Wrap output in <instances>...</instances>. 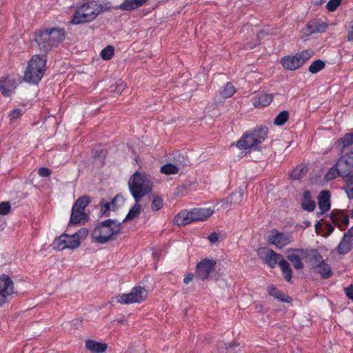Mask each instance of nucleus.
Segmentation results:
<instances>
[{
	"label": "nucleus",
	"instance_id": "1",
	"mask_svg": "<svg viewBox=\"0 0 353 353\" xmlns=\"http://www.w3.org/2000/svg\"><path fill=\"white\" fill-rule=\"evenodd\" d=\"M65 38V30L61 28H52L39 30L34 34V41L41 51L47 52L57 47Z\"/></svg>",
	"mask_w": 353,
	"mask_h": 353
},
{
	"label": "nucleus",
	"instance_id": "2",
	"mask_svg": "<svg viewBox=\"0 0 353 353\" xmlns=\"http://www.w3.org/2000/svg\"><path fill=\"white\" fill-rule=\"evenodd\" d=\"M121 223L114 219H107L98 224L92 233L94 241L101 244L114 240L121 232Z\"/></svg>",
	"mask_w": 353,
	"mask_h": 353
},
{
	"label": "nucleus",
	"instance_id": "3",
	"mask_svg": "<svg viewBox=\"0 0 353 353\" xmlns=\"http://www.w3.org/2000/svg\"><path fill=\"white\" fill-rule=\"evenodd\" d=\"M128 186L136 202H139L142 197L152 190L153 183L147 175L136 172L130 178Z\"/></svg>",
	"mask_w": 353,
	"mask_h": 353
},
{
	"label": "nucleus",
	"instance_id": "4",
	"mask_svg": "<svg viewBox=\"0 0 353 353\" xmlns=\"http://www.w3.org/2000/svg\"><path fill=\"white\" fill-rule=\"evenodd\" d=\"M259 254L265 261V263L270 268H274L279 265L282 271L284 279L290 282L292 279V269L290 263L283 259V256L276 253L273 250L268 248H261L259 250Z\"/></svg>",
	"mask_w": 353,
	"mask_h": 353
},
{
	"label": "nucleus",
	"instance_id": "5",
	"mask_svg": "<svg viewBox=\"0 0 353 353\" xmlns=\"http://www.w3.org/2000/svg\"><path fill=\"white\" fill-rule=\"evenodd\" d=\"M102 12L101 4L95 1H88L77 8L72 22L73 24L90 22Z\"/></svg>",
	"mask_w": 353,
	"mask_h": 353
},
{
	"label": "nucleus",
	"instance_id": "6",
	"mask_svg": "<svg viewBox=\"0 0 353 353\" xmlns=\"http://www.w3.org/2000/svg\"><path fill=\"white\" fill-rule=\"evenodd\" d=\"M268 136V128L261 127L250 132L245 133L236 143L240 150H257Z\"/></svg>",
	"mask_w": 353,
	"mask_h": 353
},
{
	"label": "nucleus",
	"instance_id": "7",
	"mask_svg": "<svg viewBox=\"0 0 353 353\" xmlns=\"http://www.w3.org/2000/svg\"><path fill=\"white\" fill-rule=\"evenodd\" d=\"M46 59L43 55H34L28 63L24 79L30 83H37L46 70Z\"/></svg>",
	"mask_w": 353,
	"mask_h": 353
},
{
	"label": "nucleus",
	"instance_id": "8",
	"mask_svg": "<svg viewBox=\"0 0 353 353\" xmlns=\"http://www.w3.org/2000/svg\"><path fill=\"white\" fill-rule=\"evenodd\" d=\"M90 201L91 199L88 196H82L76 201L72 209L70 223L77 225L88 221V216L84 210Z\"/></svg>",
	"mask_w": 353,
	"mask_h": 353
},
{
	"label": "nucleus",
	"instance_id": "9",
	"mask_svg": "<svg viewBox=\"0 0 353 353\" xmlns=\"http://www.w3.org/2000/svg\"><path fill=\"white\" fill-rule=\"evenodd\" d=\"M148 296V291L143 287H134L128 294H121L117 296L116 299L118 303L121 304H130L134 303H141Z\"/></svg>",
	"mask_w": 353,
	"mask_h": 353
},
{
	"label": "nucleus",
	"instance_id": "10",
	"mask_svg": "<svg viewBox=\"0 0 353 353\" xmlns=\"http://www.w3.org/2000/svg\"><path fill=\"white\" fill-rule=\"evenodd\" d=\"M17 294L12 279L5 274L0 276V306Z\"/></svg>",
	"mask_w": 353,
	"mask_h": 353
},
{
	"label": "nucleus",
	"instance_id": "11",
	"mask_svg": "<svg viewBox=\"0 0 353 353\" xmlns=\"http://www.w3.org/2000/svg\"><path fill=\"white\" fill-rule=\"evenodd\" d=\"M270 243L274 245L276 248L282 249L292 241V235L290 233L279 232L276 230H271L268 236Z\"/></svg>",
	"mask_w": 353,
	"mask_h": 353
},
{
	"label": "nucleus",
	"instance_id": "12",
	"mask_svg": "<svg viewBox=\"0 0 353 353\" xmlns=\"http://www.w3.org/2000/svg\"><path fill=\"white\" fill-rule=\"evenodd\" d=\"M216 261L212 259H203L196 265V275L201 280H206L208 279L210 273L214 269Z\"/></svg>",
	"mask_w": 353,
	"mask_h": 353
},
{
	"label": "nucleus",
	"instance_id": "13",
	"mask_svg": "<svg viewBox=\"0 0 353 353\" xmlns=\"http://www.w3.org/2000/svg\"><path fill=\"white\" fill-rule=\"evenodd\" d=\"M188 160L183 156H178V159H175V163H167L161 168V172L165 174H175L179 172L181 168L187 165Z\"/></svg>",
	"mask_w": 353,
	"mask_h": 353
},
{
	"label": "nucleus",
	"instance_id": "14",
	"mask_svg": "<svg viewBox=\"0 0 353 353\" xmlns=\"http://www.w3.org/2000/svg\"><path fill=\"white\" fill-rule=\"evenodd\" d=\"M352 249H353V226L344 234L336 250L339 254H345Z\"/></svg>",
	"mask_w": 353,
	"mask_h": 353
},
{
	"label": "nucleus",
	"instance_id": "15",
	"mask_svg": "<svg viewBox=\"0 0 353 353\" xmlns=\"http://www.w3.org/2000/svg\"><path fill=\"white\" fill-rule=\"evenodd\" d=\"M88 234V230L85 228H81L78 232L72 235L67 234L66 243L68 248L75 249L79 246L81 242L85 239Z\"/></svg>",
	"mask_w": 353,
	"mask_h": 353
},
{
	"label": "nucleus",
	"instance_id": "16",
	"mask_svg": "<svg viewBox=\"0 0 353 353\" xmlns=\"http://www.w3.org/2000/svg\"><path fill=\"white\" fill-rule=\"evenodd\" d=\"M17 87L16 79L13 75H8L0 80V90L5 97H9Z\"/></svg>",
	"mask_w": 353,
	"mask_h": 353
},
{
	"label": "nucleus",
	"instance_id": "17",
	"mask_svg": "<svg viewBox=\"0 0 353 353\" xmlns=\"http://www.w3.org/2000/svg\"><path fill=\"white\" fill-rule=\"evenodd\" d=\"M243 196V190L241 188H238L235 192H232L230 196L221 201L222 205L225 208H227L228 205H237L241 203Z\"/></svg>",
	"mask_w": 353,
	"mask_h": 353
},
{
	"label": "nucleus",
	"instance_id": "18",
	"mask_svg": "<svg viewBox=\"0 0 353 353\" xmlns=\"http://www.w3.org/2000/svg\"><path fill=\"white\" fill-rule=\"evenodd\" d=\"M327 28V23L320 20H313L307 23L306 26L307 33L312 34L314 33L323 32Z\"/></svg>",
	"mask_w": 353,
	"mask_h": 353
},
{
	"label": "nucleus",
	"instance_id": "19",
	"mask_svg": "<svg viewBox=\"0 0 353 353\" xmlns=\"http://www.w3.org/2000/svg\"><path fill=\"white\" fill-rule=\"evenodd\" d=\"M191 214L194 222L203 221L213 214V211L210 208H194L191 210Z\"/></svg>",
	"mask_w": 353,
	"mask_h": 353
},
{
	"label": "nucleus",
	"instance_id": "20",
	"mask_svg": "<svg viewBox=\"0 0 353 353\" xmlns=\"http://www.w3.org/2000/svg\"><path fill=\"white\" fill-rule=\"evenodd\" d=\"M281 63L285 70H296L301 66L296 54L294 56H286L283 57L281 60Z\"/></svg>",
	"mask_w": 353,
	"mask_h": 353
},
{
	"label": "nucleus",
	"instance_id": "21",
	"mask_svg": "<svg viewBox=\"0 0 353 353\" xmlns=\"http://www.w3.org/2000/svg\"><path fill=\"white\" fill-rule=\"evenodd\" d=\"M319 206L321 214L330 209V193L327 190H323L319 195Z\"/></svg>",
	"mask_w": 353,
	"mask_h": 353
},
{
	"label": "nucleus",
	"instance_id": "22",
	"mask_svg": "<svg viewBox=\"0 0 353 353\" xmlns=\"http://www.w3.org/2000/svg\"><path fill=\"white\" fill-rule=\"evenodd\" d=\"M174 223L177 225H185L194 222L191 210H183L179 212L174 219Z\"/></svg>",
	"mask_w": 353,
	"mask_h": 353
},
{
	"label": "nucleus",
	"instance_id": "23",
	"mask_svg": "<svg viewBox=\"0 0 353 353\" xmlns=\"http://www.w3.org/2000/svg\"><path fill=\"white\" fill-rule=\"evenodd\" d=\"M273 99L272 94L263 93L258 94L252 99V104L256 108L265 107L268 105Z\"/></svg>",
	"mask_w": 353,
	"mask_h": 353
},
{
	"label": "nucleus",
	"instance_id": "24",
	"mask_svg": "<svg viewBox=\"0 0 353 353\" xmlns=\"http://www.w3.org/2000/svg\"><path fill=\"white\" fill-rule=\"evenodd\" d=\"M85 347L93 353H103L107 350L108 345L105 343L88 340L85 341Z\"/></svg>",
	"mask_w": 353,
	"mask_h": 353
},
{
	"label": "nucleus",
	"instance_id": "25",
	"mask_svg": "<svg viewBox=\"0 0 353 353\" xmlns=\"http://www.w3.org/2000/svg\"><path fill=\"white\" fill-rule=\"evenodd\" d=\"M148 0H125L120 6L124 10H132L141 6Z\"/></svg>",
	"mask_w": 353,
	"mask_h": 353
},
{
	"label": "nucleus",
	"instance_id": "26",
	"mask_svg": "<svg viewBox=\"0 0 353 353\" xmlns=\"http://www.w3.org/2000/svg\"><path fill=\"white\" fill-rule=\"evenodd\" d=\"M268 291L270 295L283 302L290 303L292 301V299L289 296L279 291L274 285L268 287Z\"/></svg>",
	"mask_w": 353,
	"mask_h": 353
},
{
	"label": "nucleus",
	"instance_id": "27",
	"mask_svg": "<svg viewBox=\"0 0 353 353\" xmlns=\"http://www.w3.org/2000/svg\"><path fill=\"white\" fill-rule=\"evenodd\" d=\"M311 194L309 191L303 192V199L301 203L302 208L308 212H312L316 207V203L310 200Z\"/></svg>",
	"mask_w": 353,
	"mask_h": 353
},
{
	"label": "nucleus",
	"instance_id": "28",
	"mask_svg": "<svg viewBox=\"0 0 353 353\" xmlns=\"http://www.w3.org/2000/svg\"><path fill=\"white\" fill-rule=\"evenodd\" d=\"M310 259L312 263V266L314 269H317L325 262L322 255L316 250H312Z\"/></svg>",
	"mask_w": 353,
	"mask_h": 353
},
{
	"label": "nucleus",
	"instance_id": "29",
	"mask_svg": "<svg viewBox=\"0 0 353 353\" xmlns=\"http://www.w3.org/2000/svg\"><path fill=\"white\" fill-rule=\"evenodd\" d=\"M236 92V89L234 85L228 82L225 86L220 90L219 93L223 98L227 99L231 97Z\"/></svg>",
	"mask_w": 353,
	"mask_h": 353
},
{
	"label": "nucleus",
	"instance_id": "30",
	"mask_svg": "<svg viewBox=\"0 0 353 353\" xmlns=\"http://www.w3.org/2000/svg\"><path fill=\"white\" fill-rule=\"evenodd\" d=\"M307 168L304 165L296 166L290 173V178L293 180H298L306 174Z\"/></svg>",
	"mask_w": 353,
	"mask_h": 353
},
{
	"label": "nucleus",
	"instance_id": "31",
	"mask_svg": "<svg viewBox=\"0 0 353 353\" xmlns=\"http://www.w3.org/2000/svg\"><path fill=\"white\" fill-rule=\"evenodd\" d=\"M287 259L293 265L296 270H301L303 268V264L299 255L295 253H288Z\"/></svg>",
	"mask_w": 353,
	"mask_h": 353
},
{
	"label": "nucleus",
	"instance_id": "32",
	"mask_svg": "<svg viewBox=\"0 0 353 353\" xmlns=\"http://www.w3.org/2000/svg\"><path fill=\"white\" fill-rule=\"evenodd\" d=\"M317 269L323 279H328L332 275L330 266L325 262L321 264Z\"/></svg>",
	"mask_w": 353,
	"mask_h": 353
},
{
	"label": "nucleus",
	"instance_id": "33",
	"mask_svg": "<svg viewBox=\"0 0 353 353\" xmlns=\"http://www.w3.org/2000/svg\"><path fill=\"white\" fill-rule=\"evenodd\" d=\"M296 55L299 61V63L302 65L314 55V52L311 50H306L301 52H297Z\"/></svg>",
	"mask_w": 353,
	"mask_h": 353
},
{
	"label": "nucleus",
	"instance_id": "34",
	"mask_svg": "<svg viewBox=\"0 0 353 353\" xmlns=\"http://www.w3.org/2000/svg\"><path fill=\"white\" fill-rule=\"evenodd\" d=\"M138 203L136 202L135 205L130 210L123 221L132 220L138 216L141 212V205Z\"/></svg>",
	"mask_w": 353,
	"mask_h": 353
},
{
	"label": "nucleus",
	"instance_id": "35",
	"mask_svg": "<svg viewBox=\"0 0 353 353\" xmlns=\"http://www.w3.org/2000/svg\"><path fill=\"white\" fill-rule=\"evenodd\" d=\"M67 234H64L57 238L53 243L54 248L62 250L65 248H68L67 243H66Z\"/></svg>",
	"mask_w": 353,
	"mask_h": 353
},
{
	"label": "nucleus",
	"instance_id": "36",
	"mask_svg": "<svg viewBox=\"0 0 353 353\" xmlns=\"http://www.w3.org/2000/svg\"><path fill=\"white\" fill-rule=\"evenodd\" d=\"M325 64L323 61L320 59L316 60L311 63L308 68V70L312 74H316L321 71L322 69H323L325 68Z\"/></svg>",
	"mask_w": 353,
	"mask_h": 353
},
{
	"label": "nucleus",
	"instance_id": "37",
	"mask_svg": "<svg viewBox=\"0 0 353 353\" xmlns=\"http://www.w3.org/2000/svg\"><path fill=\"white\" fill-rule=\"evenodd\" d=\"M288 112L283 110L276 117L274 121V123L277 125H283L288 121Z\"/></svg>",
	"mask_w": 353,
	"mask_h": 353
},
{
	"label": "nucleus",
	"instance_id": "38",
	"mask_svg": "<svg viewBox=\"0 0 353 353\" xmlns=\"http://www.w3.org/2000/svg\"><path fill=\"white\" fill-rule=\"evenodd\" d=\"M348 175H345L344 178L346 180V182L347 183V195L350 198H353V170H350L349 172Z\"/></svg>",
	"mask_w": 353,
	"mask_h": 353
},
{
	"label": "nucleus",
	"instance_id": "39",
	"mask_svg": "<svg viewBox=\"0 0 353 353\" xmlns=\"http://www.w3.org/2000/svg\"><path fill=\"white\" fill-rule=\"evenodd\" d=\"M344 163H347L349 166L353 167V151L347 153L339 159V165L341 166Z\"/></svg>",
	"mask_w": 353,
	"mask_h": 353
},
{
	"label": "nucleus",
	"instance_id": "40",
	"mask_svg": "<svg viewBox=\"0 0 353 353\" xmlns=\"http://www.w3.org/2000/svg\"><path fill=\"white\" fill-rule=\"evenodd\" d=\"M338 142L343 145V150L353 143V133L346 134L343 137L339 139Z\"/></svg>",
	"mask_w": 353,
	"mask_h": 353
},
{
	"label": "nucleus",
	"instance_id": "41",
	"mask_svg": "<svg viewBox=\"0 0 353 353\" xmlns=\"http://www.w3.org/2000/svg\"><path fill=\"white\" fill-rule=\"evenodd\" d=\"M114 49L112 46H108L101 52V57L104 60H110L114 54Z\"/></svg>",
	"mask_w": 353,
	"mask_h": 353
},
{
	"label": "nucleus",
	"instance_id": "42",
	"mask_svg": "<svg viewBox=\"0 0 353 353\" xmlns=\"http://www.w3.org/2000/svg\"><path fill=\"white\" fill-rule=\"evenodd\" d=\"M99 206L100 207V213L101 216H109V211L112 210V208L110 205V203L108 202L105 201L104 200H102L99 204Z\"/></svg>",
	"mask_w": 353,
	"mask_h": 353
},
{
	"label": "nucleus",
	"instance_id": "43",
	"mask_svg": "<svg viewBox=\"0 0 353 353\" xmlns=\"http://www.w3.org/2000/svg\"><path fill=\"white\" fill-rule=\"evenodd\" d=\"M332 219L335 224H339V227H341V223L343 225V227H346L349 223V218L345 215H340L339 216H334L332 215Z\"/></svg>",
	"mask_w": 353,
	"mask_h": 353
},
{
	"label": "nucleus",
	"instance_id": "44",
	"mask_svg": "<svg viewBox=\"0 0 353 353\" xmlns=\"http://www.w3.org/2000/svg\"><path fill=\"white\" fill-rule=\"evenodd\" d=\"M336 165L339 171V174H341V176L343 177L345 175H348L349 172L353 169V167L349 166L347 163H344L343 165H339V161L336 163Z\"/></svg>",
	"mask_w": 353,
	"mask_h": 353
},
{
	"label": "nucleus",
	"instance_id": "45",
	"mask_svg": "<svg viewBox=\"0 0 353 353\" xmlns=\"http://www.w3.org/2000/svg\"><path fill=\"white\" fill-rule=\"evenodd\" d=\"M338 176H341V174H339V171L335 165L328 170L325 178L327 181H330L335 179Z\"/></svg>",
	"mask_w": 353,
	"mask_h": 353
},
{
	"label": "nucleus",
	"instance_id": "46",
	"mask_svg": "<svg viewBox=\"0 0 353 353\" xmlns=\"http://www.w3.org/2000/svg\"><path fill=\"white\" fill-rule=\"evenodd\" d=\"M123 202L124 199L122 196H121L120 194L116 195L110 203L112 208V210H115L118 206L123 205Z\"/></svg>",
	"mask_w": 353,
	"mask_h": 353
},
{
	"label": "nucleus",
	"instance_id": "47",
	"mask_svg": "<svg viewBox=\"0 0 353 353\" xmlns=\"http://www.w3.org/2000/svg\"><path fill=\"white\" fill-rule=\"evenodd\" d=\"M163 199L158 196H154L152 200V205H151L152 210L153 211H157V210H160L163 207Z\"/></svg>",
	"mask_w": 353,
	"mask_h": 353
},
{
	"label": "nucleus",
	"instance_id": "48",
	"mask_svg": "<svg viewBox=\"0 0 353 353\" xmlns=\"http://www.w3.org/2000/svg\"><path fill=\"white\" fill-rule=\"evenodd\" d=\"M341 3V0H330L326 5V8L328 11L334 12L340 6Z\"/></svg>",
	"mask_w": 353,
	"mask_h": 353
},
{
	"label": "nucleus",
	"instance_id": "49",
	"mask_svg": "<svg viewBox=\"0 0 353 353\" xmlns=\"http://www.w3.org/2000/svg\"><path fill=\"white\" fill-rule=\"evenodd\" d=\"M11 210V205L9 202H1L0 203V214L6 215Z\"/></svg>",
	"mask_w": 353,
	"mask_h": 353
},
{
	"label": "nucleus",
	"instance_id": "50",
	"mask_svg": "<svg viewBox=\"0 0 353 353\" xmlns=\"http://www.w3.org/2000/svg\"><path fill=\"white\" fill-rule=\"evenodd\" d=\"M23 111L21 108H14L11 111V112L9 114V117H10V120H16L19 119L23 114Z\"/></svg>",
	"mask_w": 353,
	"mask_h": 353
},
{
	"label": "nucleus",
	"instance_id": "51",
	"mask_svg": "<svg viewBox=\"0 0 353 353\" xmlns=\"http://www.w3.org/2000/svg\"><path fill=\"white\" fill-rule=\"evenodd\" d=\"M50 173V170L47 168H41L38 171V174L42 177H47Z\"/></svg>",
	"mask_w": 353,
	"mask_h": 353
},
{
	"label": "nucleus",
	"instance_id": "52",
	"mask_svg": "<svg viewBox=\"0 0 353 353\" xmlns=\"http://www.w3.org/2000/svg\"><path fill=\"white\" fill-rule=\"evenodd\" d=\"M208 239L211 243H216L219 241V234L216 232H212L208 236Z\"/></svg>",
	"mask_w": 353,
	"mask_h": 353
},
{
	"label": "nucleus",
	"instance_id": "53",
	"mask_svg": "<svg viewBox=\"0 0 353 353\" xmlns=\"http://www.w3.org/2000/svg\"><path fill=\"white\" fill-rule=\"evenodd\" d=\"M125 84H124L123 82H119L117 83L114 91L118 94H121V92L125 90Z\"/></svg>",
	"mask_w": 353,
	"mask_h": 353
},
{
	"label": "nucleus",
	"instance_id": "54",
	"mask_svg": "<svg viewBox=\"0 0 353 353\" xmlns=\"http://www.w3.org/2000/svg\"><path fill=\"white\" fill-rule=\"evenodd\" d=\"M345 294L350 299L353 301V288L348 287L345 288Z\"/></svg>",
	"mask_w": 353,
	"mask_h": 353
},
{
	"label": "nucleus",
	"instance_id": "55",
	"mask_svg": "<svg viewBox=\"0 0 353 353\" xmlns=\"http://www.w3.org/2000/svg\"><path fill=\"white\" fill-rule=\"evenodd\" d=\"M194 278V275L192 274H188L184 278V283L185 284H188Z\"/></svg>",
	"mask_w": 353,
	"mask_h": 353
},
{
	"label": "nucleus",
	"instance_id": "56",
	"mask_svg": "<svg viewBox=\"0 0 353 353\" xmlns=\"http://www.w3.org/2000/svg\"><path fill=\"white\" fill-rule=\"evenodd\" d=\"M326 229L327 230L328 234H330L331 233L333 232L334 228L330 223H327Z\"/></svg>",
	"mask_w": 353,
	"mask_h": 353
},
{
	"label": "nucleus",
	"instance_id": "57",
	"mask_svg": "<svg viewBox=\"0 0 353 353\" xmlns=\"http://www.w3.org/2000/svg\"><path fill=\"white\" fill-rule=\"evenodd\" d=\"M220 353H233L232 351V345L226 347L225 350H223Z\"/></svg>",
	"mask_w": 353,
	"mask_h": 353
},
{
	"label": "nucleus",
	"instance_id": "58",
	"mask_svg": "<svg viewBox=\"0 0 353 353\" xmlns=\"http://www.w3.org/2000/svg\"><path fill=\"white\" fill-rule=\"evenodd\" d=\"M347 37L349 41H353V27L352 28V30L350 31Z\"/></svg>",
	"mask_w": 353,
	"mask_h": 353
},
{
	"label": "nucleus",
	"instance_id": "59",
	"mask_svg": "<svg viewBox=\"0 0 353 353\" xmlns=\"http://www.w3.org/2000/svg\"><path fill=\"white\" fill-rule=\"evenodd\" d=\"M296 251L300 252L303 254L305 253V251L304 250H296Z\"/></svg>",
	"mask_w": 353,
	"mask_h": 353
},
{
	"label": "nucleus",
	"instance_id": "60",
	"mask_svg": "<svg viewBox=\"0 0 353 353\" xmlns=\"http://www.w3.org/2000/svg\"><path fill=\"white\" fill-rule=\"evenodd\" d=\"M352 217L353 218V208H352Z\"/></svg>",
	"mask_w": 353,
	"mask_h": 353
},
{
	"label": "nucleus",
	"instance_id": "61",
	"mask_svg": "<svg viewBox=\"0 0 353 353\" xmlns=\"http://www.w3.org/2000/svg\"><path fill=\"white\" fill-rule=\"evenodd\" d=\"M254 46H256V44H254V46H250V48H254Z\"/></svg>",
	"mask_w": 353,
	"mask_h": 353
}]
</instances>
